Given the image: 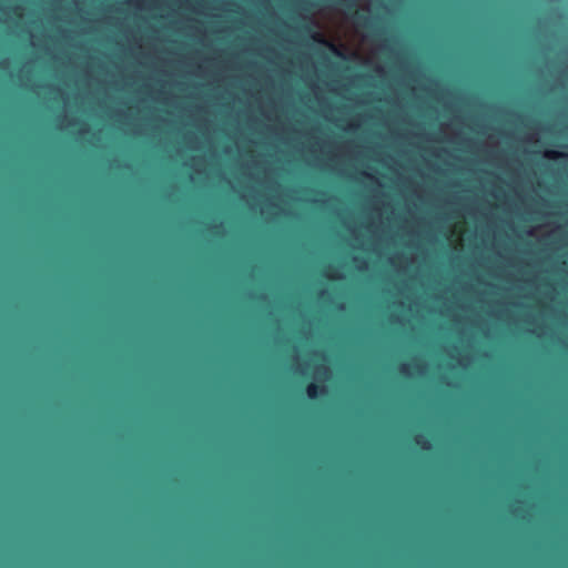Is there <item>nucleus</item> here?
Segmentation results:
<instances>
[{
    "label": "nucleus",
    "instance_id": "f257e3e1",
    "mask_svg": "<svg viewBox=\"0 0 568 568\" xmlns=\"http://www.w3.org/2000/svg\"><path fill=\"white\" fill-rule=\"evenodd\" d=\"M240 2V84H248V0Z\"/></svg>",
    "mask_w": 568,
    "mask_h": 568
},
{
    "label": "nucleus",
    "instance_id": "f03ea898",
    "mask_svg": "<svg viewBox=\"0 0 568 568\" xmlns=\"http://www.w3.org/2000/svg\"><path fill=\"white\" fill-rule=\"evenodd\" d=\"M336 3L343 6L346 11L352 12L356 22L361 26L368 27L369 18L361 14L356 9V4L353 0H334Z\"/></svg>",
    "mask_w": 568,
    "mask_h": 568
},
{
    "label": "nucleus",
    "instance_id": "7ed1b4c3",
    "mask_svg": "<svg viewBox=\"0 0 568 568\" xmlns=\"http://www.w3.org/2000/svg\"><path fill=\"white\" fill-rule=\"evenodd\" d=\"M325 394H326V388L324 386H320L315 383H310L306 386V395L310 399H316L321 395H325Z\"/></svg>",
    "mask_w": 568,
    "mask_h": 568
},
{
    "label": "nucleus",
    "instance_id": "20e7f679",
    "mask_svg": "<svg viewBox=\"0 0 568 568\" xmlns=\"http://www.w3.org/2000/svg\"><path fill=\"white\" fill-rule=\"evenodd\" d=\"M415 442H416V444L420 445V447L424 449L430 448L428 440L424 439L423 436H420V435L415 437Z\"/></svg>",
    "mask_w": 568,
    "mask_h": 568
},
{
    "label": "nucleus",
    "instance_id": "39448f33",
    "mask_svg": "<svg viewBox=\"0 0 568 568\" xmlns=\"http://www.w3.org/2000/svg\"><path fill=\"white\" fill-rule=\"evenodd\" d=\"M561 155L562 154L557 152V151H547L546 152V156L549 158V159H558Z\"/></svg>",
    "mask_w": 568,
    "mask_h": 568
},
{
    "label": "nucleus",
    "instance_id": "423d86ee",
    "mask_svg": "<svg viewBox=\"0 0 568 568\" xmlns=\"http://www.w3.org/2000/svg\"><path fill=\"white\" fill-rule=\"evenodd\" d=\"M406 368H407V367H406V365H403V366H402V368H400V371H402V372H406Z\"/></svg>",
    "mask_w": 568,
    "mask_h": 568
},
{
    "label": "nucleus",
    "instance_id": "0eeeda50",
    "mask_svg": "<svg viewBox=\"0 0 568 568\" xmlns=\"http://www.w3.org/2000/svg\"><path fill=\"white\" fill-rule=\"evenodd\" d=\"M250 159H251V160L253 159V155H252V154L250 155Z\"/></svg>",
    "mask_w": 568,
    "mask_h": 568
}]
</instances>
